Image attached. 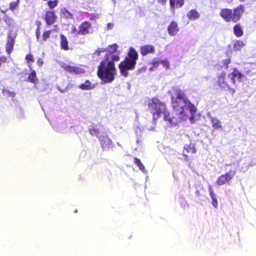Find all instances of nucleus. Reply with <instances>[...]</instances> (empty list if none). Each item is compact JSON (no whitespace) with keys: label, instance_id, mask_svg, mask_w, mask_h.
Instances as JSON below:
<instances>
[{"label":"nucleus","instance_id":"1","mask_svg":"<svg viewBox=\"0 0 256 256\" xmlns=\"http://www.w3.org/2000/svg\"><path fill=\"white\" fill-rule=\"evenodd\" d=\"M172 104L174 110L179 112V118L186 120L190 113V121L192 124L196 122L194 114L196 112V107L188 99L185 94L180 90L173 88L171 90Z\"/></svg>","mask_w":256,"mask_h":256},{"label":"nucleus","instance_id":"2","mask_svg":"<svg viewBox=\"0 0 256 256\" xmlns=\"http://www.w3.org/2000/svg\"><path fill=\"white\" fill-rule=\"evenodd\" d=\"M148 110L152 114L154 120H156L163 115L164 119L169 122L171 126H176L178 124L176 119L170 118L169 113L166 112V106L157 98H153L148 101Z\"/></svg>","mask_w":256,"mask_h":256},{"label":"nucleus","instance_id":"3","mask_svg":"<svg viewBox=\"0 0 256 256\" xmlns=\"http://www.w3.org/2000/svg\"><path fill=\"white\" fill-rule=\"evenodd\" d=\"M116 74L114 62L110 60L109 56L102 60L98 66V76L105 83L114 80Z\"/></svg>","mask_w":256,"mask_h":256},{"label":"nucleus","instance_id":"4","mask_svg":"<svg viewBox=\"0 0 256 256\" xmlns=\"http://www.w3.org/2000/svg\"><path fill=\"white\" fill-rule=\"evenodd\" d=\"M138 57V52L134 48L130 47L129 48L128 56L118 66L122 75L126 76L128 74V70H133L135 68Z\"/></svg>","mask_w":256,"mask_h":256},{"label":"nucleus","instance_id":"5","mask_svg":"<svg viewBox=\"0 0 256 256\" xmlns=\"http://www.w3.org/2000/svg\"><path fill=\"white\" fill-rule=\"evenodd\" d=\"M244 11V8L242 6H240L233 10L224 8L221 10L220 16L227 22H236L240 18Z\"/></svg>","mask_w":256,"mask_h":256},{"label":"nucleus","instance_id":"6","mask_svg":"<svg viewBox=\"0 0 256 256\" xmlns=\"http://www.w3.org/2000/svg\"><path fill=\"white\" fill-rule=\"evenodd\" d=\"M91 27V24L88 22H82L77 29L76 28L72 26L71 32L74 36L85 35L89 33Z\"/></svg>","mask_w":256,"mask_h":256},{"label":"nucleus","instance_id":"7","mask_svg":"<svg viewBox=\"0 0 256 256\" xmlns=\"http://www.w3.org/2000/svg\"><path fill=\"white\" fill-rule=\"evenodd\" d=\"M118 46L116 44H114L111 45H110L106 49L107 52L108 54H107L104 58H106L107 56H109L110 60L112 62H117L120 60V52L118 50Z\"/></svg>","mask_w":256,"mask_h":256},{"label":"nucleus","instance_id":"8","mask_svg":"<svg viewBox=\"0 0 256 256\" xmlns=\"http://www.w3.org/2000/svg\"><path fill=\"white\" fill-rule=\"evenodd\" d=\"M235 174V170H230L228 172L222 174L216 180V184L218 186H222L229 182L234 178Z\"/></svg>","mask_w":256,"mask_h":256},{"label":"nucleus","instance_id":"9","mask_svg":"<svg viewBox=\"0 0 256 256\" xmlns=\"http://www.w3.org/2000/svg\"><path fill=\"white\" fill-rule=\"evenodd\" d=\"M60 66L71 74H80L85 72V70L80 66H70L63 62L60 64Z\"/></svg>","mask_w":256,"mask_h":256},{"label":"nucleus","instance_id":"10","mask_svg":"<svg viewBox=\"0 0 256 256\" xmlns=\"http://www.w3.org/2000/svg\"><path fill=\"white\" fill-rule=\"evenodd\" d=\"M228 78L234 84H236V80L239 82H244L246 80V77L235 68L233 69V71L231 73L228 74Z\"/></svg>","mask_w":256,"mask_h":256},{"label":"nucleus","instance_id":"11","mask_svg":"<svg viewBox=\"0 0 256 256\" xmlns=\"http://www.w3.org/2000/svg\"><path fill=\"white\" fill-rule=\"evenodd\" d=\"M16 32H10L8 34L6 50L8 53L10 52L13 49L14 38L16 37Z\"/></svg>","mask_w":256,"mask_h":256},{"label":"nucleus","instance_id":"12","mask_svg":"<svg viewBox=\"0 0 256 256\" xmlns=\"http://www.w3.org/2000/svg\"><path fill=\"white\" fill-rule=\"evenodd\" d=\"M179 31L178 24L175 22H172L168 26V32L170 36H174Z\"/></svg>","mask_w":256,"mask_h":256},{"label":"nucleus","instance_id":"13","mask_svg":"<svg viewBox=\"0 0 256 256\" xmlns=\"http://www.w3.org/2000/svg\"><path fill=\"white\" fill-rule=\"evenodd\" d=\"M224 74H222V76L218 77V86L222 88L225 90H231L234 93L235 90L232 88H230V86L228 84L227 82L225 80Z\"/></svg>","mask_w":256,"mask_h":256},{"label":"nucleus","instance_id":"14","mask_svg":"<svg viewBox=\"0 0 256 256\" xmlns=\"http://www.w3.org/2000/svg\"><path fill=\"white\" fill-rule=\"evenodd\" d=\"M155 52L154 47L151 44L142 46L140 48V52L142 56H146L150 54H154Z\"/></svg>","mask_w":256,"mask_h":256},{"label":"nucleus","instance_id":"15","mask_svg":"<svg viewBox=\"0 0 256 256\" xmlns=\"http://www.w3.org/2000/svg\"><path fill=\"white\" fill-rule=\"evenodd\" d=\"M56 20V16L53 11L46 12L45 15V20L48 25H51L54 23Z\"/></svg>","mask_w":256,"mask_h":256},{"label":"nucleus","instance_id":"16","mask_svg":"<svg viewBox=\"0 0 256 256\" xmlns=\"http://www.w3.org/2000/svg\"><path fill=\"white\" fill-rule=\"evenodd\" d=\"M100 144L104 148L111 146L112 142V140L106 136H102L99 139Z\"/></svg>","mask_w":256,"mask_h":256},{"label":"nucleus","instance_id":"17","mask_svg":"<svg viewBox=\"0 0 256 256\" xmlns=\"http://www.w3.org/2000/svg\"><path fill=\"white\" fill-rule=\"evenodd\" d=\"M212 126L216 130H222V125L220 120L216 117L209 116Z\"/></svg>","mask_w":256,"mask_h":256},{"label":"nucleus","instance_id":"18","mask_svg":"<svg viewBox=\"0 0 256 256\" xmlns=\"http://www.w3.org/2000/svg\"><path fill=\"white\" fill-rule=\"evenodd\" d=\"M95 87L96 84L91 83L89 80H86L79 86V88L82 90H91L94 88Z\"/></svg>","mask_w":256,"mask_h":256},{"label":"nucleus","instance_id":"19","mask_svg":"<svg viewBox=\"0 0 256 256\" xmlns=\"http://www.w3.org/2000/svg\"><path fill=\"white\" fill-rule=\"evenodd\" d=\"M170 8L174 10L175 8H180L183 6L184 0H170Z\"/></svg>","mask_w":256,"mask_h":256},{"label":"nucleus","instance_id":"20","mask_svg":"<svg viewBox=\"0 0 256 256\" xmlns=\"http://www.w3.org/2000/svg\"><path fill=\"white\" fill-rule=\"evenodd\" d=\"M187 16L190 20H194L200 17V14L196 10H192L187 14Z\"/></svg>","mask_w":256,"mask_h":256},{"label":"nucleus","instance_id":"21","mask_svg":"<svg viewBox=\"0 0 256 256\" xmlns=\"http://www.w3.org/2000/svg\"><path fill=\"white\" fill-rule=\"evenodd\" d=\"M60 39L61 48L66 50H68V41L64 35L61 34L60 35Z\"/></svg>","mask_w":256,"mask_h":256},{"label":"nucleus","instance_id":"22","mask_svg":"<svg viewBox=\"0 0 256 256\" xmlns=\"http://www.w3.org/2000/svg\"><path fill=\"white\" fill-rule=\"evenodd\" d=\"M245 43L242 40H236L234 43V50H240L245 46Z\"/></svg>","mask_w":256,"mask_h":256},{"label":"nucleus","instance_id":"23","mask_svg":"<svg viewBox=\"0 0 256 256\" xmlns=\"http://www.w3.org/2000/svg\"><path fill=\"white\" fill-rule=\"evenodd\" d=\"M234 33L237 36H241L243 34V31L240 26L238 24L236 25L234 28Z\"/></svg>","mask_w":256,"mask_h":256},{"label":"nucleus","instance_id":"24","mask_svg":"<svg viewBox=\"0 0 256 256\" xmlns=\"http://www.w3.org/2000/svg\"><path fill=\"white\" fill-rule=\"evenodd\" d=\"M6 23L9 26L12 28L16 26V24L15 20L11 18L6 16L4 18Z\"/></svg>","mask_w":256,"mask_h":256},{"label":"nucleus","instance_id":"25","mask_svg":"<svg viewBox=\"0 0 256 256\" xmlns=\"http://www.w3.org/2000/svg\"><path fill=\"white\" fill-rule=\"evenodd\" d=\"M28 78L29 81L32 83H36L38 82V80L36 78V72L35 70H32V72L30 74Z\"/></svg>","mask_w":256,"mask_h":256},{"label":"nucleus","instance_id":"26","mask_svg":"<svg viewBox=\"0 0 256 256\" xmlns=\"http://www.w3.org/2000/svg\"><path fill=\"white\" fill-rule=\"evenodd\" d=\"M90 133L92 136H95L100 139V137H101L102 135L100 134V132L99 129L92 128L89 130Z\"/></svg>","mask_w":256,"mask_h":256},{"label":"nucleus","instance_id":"27","mask_svg":"<svg viewBox=\"0 0 256 256\" xmlns=\"http://www.w3.org/2000/svg\"><path fill=\"white\" fill-rule=\"evenodd\" d=\"M20 2V0H16V1L10 2L9 6L10 10L12 12H14V10L18 7Z\"/></svg>","mask_w":256,"mask_h":256},{"label":"nucleus","instance_id":"28","mask_svg":"<svg viewBox=\"0 0 256 256\" xmlns=\"http://www.w3.org/2000/svg\"><path fill=\"white\" fill-rule=\"evenodd\" d=\"M184 148L188 153L195 154L196 152L193 144H186Z\"/></svg>","mask_w":256,"mask_h":256},{"label":"nucleus","instance_id":"29","mask_svg":"<svg viewBox=\"0 0 256 256\" xmlns=\"http://www.w3.org/2000/svg\"><path fill=\"white\" fill-rule=\"evenodd\" d=\"M26 60L28 64V66L32 70V63L34 62V58L31 54H29L26 55Z\"/></svg>","mask_w":256,"mask_h":256},{"label":"nucleus","instance_id":"30","mask_svg":"<svg viewBox=\"0 0 256 256\" xmlns=\"http://www.w3.org/2000/svg\"><path fill=\"white\" fill-rule=\"evenodd\" d=\"M160 62L166 69H169L170 68V63L168 59H164L160 60Z\"/></svg>","mask_w":256,"mask_h":256},{"label":"nucleus","instance_id":"31","mask_svg":"<svg viewBox=\"0 0 256 256\" xmlns=\"http://www.w3.org/2000/svg\"><path fill=\"white\" fill-rule=\"evenodd\" d=\"M52 32V30H46L44 32V34H42V43L46 41L47 40V39L50 37Z\"/></svg>","mask_w":256,"mask_h":256},{"label":"nucleus","instance_id":"32","mask_svg":"<svg viewBox=\"0 0 256 256\" xmlns=\"http://www.w3.org/2000/svg\"><path fill=\"white\" fill-rule=\"evenodd\" d=\"M134 163L138 166L139 168L143 171V172H144V166L143 165V164L141 162L140 160L137 158H134Z\"/></svg>","mask_w":256,"mask_h":256},{"label":"nucleus","instance_id":"33","mask_svg":"<svg viewBox=\"0 0 256 256\" xmlns=\"http://www.w3.org/2000/svg\"><path fill=\"white\" fill-rule=\"evenodd\" d=\"M62 16L66 18H72V14L70 12L68 11L66 9H64L62 10Z\"/></svg>","mask_w":256,"mask_h":256},{"label":"nucleus","instance_id":"34","mask_svg":"<svg viewBox=\"0 0 256 256\" xmlns=\"http://www.w3.org/2000/svg\"><path fill=\"white\" fill-rule=\"evenodd\" d=\"M48 6L51 8H54L58 4L57 0L49 1L48 3Z\"/></svg>","mask_w":256,"mask_h":256},{"label":"nucleus","instance_id":"35","mask_svg":"<svg viewBox=\"0 0 256 256\" xmlns=\"http://www.w3.org/2000/svg\"><path fill=\"white\" fill-rule=\"evenodd\" d=\"M231 60L230 58H227L222 60V65L224 66L226 68H228V65L230 64Z\"/></svg>","mask_w":256,"mask_h":256},{"label":"nucleus","instance_id":"36","mask_svg":"<svg viewBox=\"0 0 256 256\" xmlns=\"http://www.w3.org/2000/svg\"><path fill=\"white\" fill-rule=\"evenodd\" d=\"M36 34L37 41L38 42H40V44H42V39H40V30H36Z\"/></svg>","mask_w":256,"mask_h":256},{"label":"nucleus","instance_id":"37","mask_svg":"<svg viewBox=\"0 0 256 256\" xmlns=\"http://www.w3.org/2000/svg\"><path fill=\"white\" fill-rule=\"evenodd\" d=\"M212 206L216 208L218 207V201H217V200H216V197H214V198H212Z\"/></svg>","mask_w":256,"mask_h":256},{"label":"nucleus","instance_id":"38","mask_svg":"<svg viewBox=\"0 0 256 256\" xmlns=\"http://www.w3.org/2000/svg\"><path fill=\"white\" fill-rule=\"evenodd\" d=\"M114 24L110 22L107 24L106 30H112L114 28Z\"/></svg>","mask_w":256,"mask_h":256},{"label":"nucleus","instance_id":"39","mask_svg":"<svg viewBox=\"0 0 256 256\" xmlns=\"http://www.w3.org/2000/svg\"><path fill=\"white\" fill-rule=\"evenodd\" d=\"M104 49L103 48H98L94 53V54L96 56H99L100 52H104Z\"/></svg>","mask_w":256,"mask_h":256},{"label":"nucleus","instance_id":"40","mask_svg":"<svg viewBox=\"0 0 256 256\" xmlns=\"http://www.w3.org/2000/svg\"><path fill=\"white\" fill-rule=\"evenodd\" d=\"M35 24H36V26H37V28H36V30H40V25H41L40 22V20H37L36 21Z\"/></svg>","mask_w":256,"mask_h":256},{"label":"nucleus","instance_id":"41","mask_svg":"<svg viewBox=\"0 0 256 256\" xmlns=\"http://www.w3.org/2000/svg\"><path fill=\"white\" fill-rule=\"evenodd\" d=\"M36 63L39 66H41L43 64L44 62L41 58H38Z\"/></svg>","mask_w":256,"mask_h":256},{"label":"nucleus","instance_id":"42","mask_svg":"<svg viewBox=\"0 0 256 256\" xmlns=\"http://www.w3.org/2000/svg\"><path fill=\"white\" fill-rule=\"evenodd\" d=\"M209 191L211 198H214V197H216V196L214 194V192L211 187L210 188Z\"/></svg>","mask_w":256,"mask_h":256},{"label":"nucleus","instance_id":"43","mask_svg":"<svg viewBox=\"0 0 256 256\" xmlns=\"http://www.w3.org/2000/svg\"><path fill=\"white\" fill-rule=\"evenodd\" d=\"M159 3L161 4L162 5H164L166 4L167 2V0H158Z\"/></svg>","mask_w":256,"mask_h":256},{"label":"nucleus","instance_id":"44","mask_svg":"<svg viewBox=\"0 0 256 256\" xmlns=\"http://www.w3.org/2000/svg\"><path fill=\"white\" fill-rule=\"evenodd\" d=\"M160 64V60L158 61H156V62H153V64H154V66H158V64Z\"/></svg>","mask_w":256,"mask_h":256},{"label":"nucleus","instance_id":"45","mask_svg":"<svg viewBox=\"0 0 256 256\" xmlns=\"http://www.w3.org/2000/svg\"><path fill=\"white\" fill-rule=\"evenodd\" d=\"M1 12L4 14L5 12L4 10H1Z\"/></svg>","mask_w":256,"mask_h":256},{"label":"nucleus","instance_id":"46","mask_svg":"<svg viewBox=\"0 0 256 256\" xmlns=\"http://www.w3.org/2000/svg\"><path fill=\"white\" fill-rule=\"evenodd\" d=\"M152 70V68L150 69V70Z\"/></svg>","mask_w":256,"mask_h":256}]
</instances>
